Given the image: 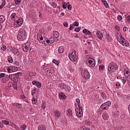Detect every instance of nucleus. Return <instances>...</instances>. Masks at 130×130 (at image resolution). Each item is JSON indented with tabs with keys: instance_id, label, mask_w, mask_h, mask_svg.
Returning <instances> with one entry per match:
<instances>
[{
	"instance_id": "obj_1",
	"label": "nucleus",
	"mask_w": 130,
	"mask_h": 130,
	"mask_svg": "<svg viewBox=\"0 0 130 130\" xmlns=\"http://www.w3.org/2000/svg\"><path fill=\"white\" fill-rule=\"evenodd\" d=\"M27 38V33L26 30L23 28H21L18 30L17 35V39L18 41H24Z\"/></svg>"
},
{
	"instance_id": "obj_2",
	"label": "nucleus",
	"mask_w": 130,
	"mask_h": 130,
	"mask_svg": "<svg viewBox=\"0 0 130 130\" xmlns=\"http://www.w3.org/2000/svg\"><path fill=\"white\" fill-rule=\"evenodd\" d=\"M118 36H117L116 38L119 42L120 44L123 45V46H127L128 47L129 46V43H128L126 40L124 39L123 37H122V35H121V34H117Z\"/></svg>"
},
{
	"instance_id": "obj_3",
	"label": "nucleus",
	"mask_w": 130,
	"mask_h": 130,
	"mask_svg": "<svg viewBox=\"0 0 130 130\" xmlns=\"http://www.w3.org/2000/svg\"><path fill=\"white\" fill-rule=\"evenodd\" d=\"M117 70H118V66L115 62H111L109 64L108 67V73L109 75L114 73V71H117Z\"/></svg>"
},
{
	"instance_id": "obj_4",
	"label": "nucleus",
	"mask_w": 130,
	"mask_h": 130,
	"mask_svg": "<svg viewBox=\"0 0 130 130\" xmlns=\"http://www.w3.org/2000/svg\"><path fill=\"white\" fill-rule=\"evenodd\" d=\"M69 58L71 61L76 62L78 60V55H77V52L76 50H72V53L69 54Z\"/></svg>"
},
{
	"instance_id": "obj_5",
	"label": "nucleus",
	"mask_w": 130,
	"mask_h": 130,
	"mask_svg": "<svg viewBox=\"0 0 130 130\" xmlns=\"http://www.w3.org/2000/svg\"><path fill=\"white\" fill-rule=\"evenodd\" d=\"M59 87L61 90L62 91H67V92H71L72 89H71V87L67 85L66 83H61L59 85Z\"/></svg>"
},
{
	"instance_id": "obj_6",
	"label": "nucleus",
	"mask_w": 130,
	"mask_h": 130,
	"mask_svg": "<svg viewBox=\"0 0 130 130\" xmlns=\"http://www.w3.org/2000/svg\"><path fill=\"white\" fill-rule=\"evenodd\" d=\"M87 61L88 63H87L88 66L89 67V68H94L96 64V62L95 61V60L91 57H89L87 59Z\"/></svg>"
},
{
	"instance_id": "obj_7",
	"label": "nucleus",
	"mask_w": 130,
	"mask_h": 130,
	"mask_svg": "<svg viewBox=\"0 0 130 130\" xmlns=\"http://www.w3.org/2000/svg\"><path fill=\"white\" fill-rule=\"evenodd\" d=\"M81 76L82 78H84L86 80H89L90 79V74L87 69H85L81 72Z\"/></svg>"
},
{
	"instance_id": "obj_8",
	"label": "nucleus",
	"mask_w": 130,
	"mask_h": 130,
	"mask_svg": "<svg viewBox=\"0 0 130 130\" xmlns=\"http://www.w3.org/2000/svg\"><path fill=\"white\" fill-rule=\"evenodd\" d=\"M110 105H111V102L110 101L106 102L101 106V109L102 110H108Z\"/></svg>"
},
{
	"instance_id": "obj_9",
	"label": "nucleus",
	"mask_w": 130,
	"mask_h": 130,
	"mask_svg": "<svg viewBox=\"0 0 130 130\" xmlns=\"http://www.w3.org/2000/svg\"><path fill=\"white\" fill-rule=\"evenodd\" d=\"M22 48L24 52H28V51H29L30 50V43H27L25 44H24L22 46Z\"/></svg>"
},
{
	"instance_id": "obj_10",
	"label": "nucleus",
	"mask_w": 130,
	"mask_h": 130,
	"mask_svg": "<svg viewBox=\"0 0 130 130\" xmlns=\"http://www.w3.org/2000/svg\"><path fill=\"white\" fill-rule=\"evenodd\" d=\"M76 114L77 117H82L83 116V109H79V108L75 109Z\"/></svg>"
},
{
	"instance_id": "obj_11",
	"label": "nucleus",
	"mask_w": 130,
	"mask_h": 130,
	"mask_svg": "<svg viewBox=\"0 0 130 130\" xmlns=\"http://www.w3.org/2000/svg\"><path fill=\"white\" fill-rule=\"evenodd\" d=\"M9 78L11 81H13L14 83H17V81H18V77L16 76L15 74H10L9 75Z\"/></svg>"
},
{
	"instance_id": "obj_12",
	"label": "nucleus",
	"mask_w": 130,
	"mask_h": 130,
	"mask_svg": "<svg viewBox=\"0 0 130 130\" xmlns=\"http://www.w3.org/2000/svg\"><path fill=\"white\" fill-rule=\"evenodd\" d=\"M32 84L34 86H37V87L39 88H41L42 86V84L41 83V82H39L36 80H33L32 81Z\"/></svg>"
},
{
	"instance_id": "obj_13",
	"label": "nucleus",
	"mask_w": 130,
	"mask_h": 130,
	"mask_svg": "<svg viewBox=\"0 0 130 130\" xmlns=\"http://www.w3.org/2000/svg\"><path fill=\"white\" fill-rule=\"evenodd\" d=\"M96 36H98V38L100 39V40H102L103 39V35L102 34V32H101V31L100 30L96 31Z\"/></svg>"
},
{
	"instance_id": "obj_14",
	"label": "nucleus",
	"mask_w": 130,
	"mask_h": 130,
	"mask_svg": "<svg viewBox=\"0 0 130 130\" xmlns=\"http://www.w3.org/2000/svg\"><path fill=\"white\" fill-rule=\"evenodd\" d=\"M16 22L17 24V26H22V25H23V18H19L18 20H16Z\"/></svg>"
},
{
	"instance_id": "obj_15",
	"label": "nucleus",
	"mask_w": 130,
	"mask_h": 130,
	"mask_svg": "<svg viewBox=\"0 0 130 130\" xmlns=\"http://www.w3.org/2000/svg\"><path fill=\"white\" fill-rule=\"evenodd\" d=\"M124 75L125 77H127V76H129V75H130V71L128 68H125L124 70Z\"/></svg>"
},
{
	"instance_id": "obj_16",
	"label": "nucleus",
	"mask_w": 130,
	"mask_h": 130,
	"mask_svg": "<svg viewBox=\"0 0 130 130\" xmlns=\"http://www.w3.org/2000/svg\"><path fill=\"white\" fill-rule=\"evenodd\" d=\"M59 98L60 99H62L63 100H64V99H66L67 95L64 94L63 92H60L59 93Z\"/></svg>"
},
{
	"instance_id": "obj_17",
	"label": "nucleus",
	"mask_w": 130,
	"mask_h": 130,
	"mask_svg": "<svg viewBox=\"0 0 130 130\" xmlns=\"http://www.w3.org/2000/svg\"><path fill=\"white\" fill-rule=\"evenodd\" d=\"M10 80V75H7L5 77H4L3 78H2V81L3 83H6V82H8Z\"/></svg>"
},
{
	"instance_id": "obj_18",
	"label": "nucleus",
	"mask_w": 130,
	"mask_h": 130,
	"mask_svg": "<svg viewBox=\"0 0 130 130\" xmlns=\"http://www.w3.org/2000/svg\"><path fill=\"white\" fill-rule=\"evenodd\" d=\"M53 113L55 117H59V116H60L61 113H60V111L58 110L54 111Z\"/></svg>"
},
{
	"instance_id": "obj_19",
	"label": "nucleus",
	"mask_w": 130,
	"mask_h": 130,
	"mask_svg": "<svg viewBox=\"0 0 130 130\" xmlns=\"http://www.w3.org/2000/svg\"><path fill=\"white\" fill-rule=\"evenodd\" d=\"M102 117L103 119H105V120H107V119L109 118V116H108V114L106 112H105L103 114Z\"/></svg>"
},
{
	"instance_id": "obj_20",
	"label": "nucleus",
	"mask_w": 130,
	"mask_h": 130,
	"mask_svg": "<svg viewBox=\"0 0 130 130\" xmlns=\"http://www.w3.org/2000/svg\"><path fill=\"white\" fill-rule=\"evenodd\" d=\"M58 53H63L64 52V48L63 46H60L58 49Z\"/></svg>"
},
{
	"instance_id": "obj_21",
	"label": "nucleus",
	"mask_w": 130,
	"mask_h": 130,
	"mask_svg": "<svg viewBox=\"0 0 130 130\" xmlns=\"http://www.w3.org/2000/svg\"><path fill=\"white\" fill-rule=\"evenodd\" d=\"M101 96L103 99H107V95L105 91L102 92L101 94Z\"/></svg>"
},
{
	"instance_id": "obj_22",
	"label": "nucleus",
	"mask_w": 130,
	"mask_h": 130,
	"mask_svg": "<svg viewBox=\"0 0 130 130\" xmlns=\"http://www.w3.org/2000/svg\"><path fill=\"white\" fill-rule=\"evenodd\" d=\"M54 42V39H52V38H51V39L46 40V43H47L49 45H50V44H52V43H53Z\"/></svg>"
},
{
	"instance_id": "obj_23",
	"label": "nucleus",
	"mask_w": 130,
	"mask_h": 130,
	"mask_svg": "<svg viewBox=\"0 0 130 130\" xmlns=\"http://www.w3.org/2000/svg\"><path fill=\"white\" fill-rule=\"evenodd\" d=\"M102 3H103V4H104L105 8H106V9H108V8H109V6L108 5V3H107V2L105 0H101Z\"/></svg>"
},
{
	"instance_id": "obj_24",
	"label": "nucleus",
	"mask_w": 130,
	"mask_h": 130,
	"mask_svg": "<svg viewBox=\"0 0 130 130\" xmlns=\"http://www.w3.org/2000/svg\"><path fill=\"white\" fill-rule=\"evenodd\" d=\"M38 130H46V127L44 125H40L38 127Z\"/></svg>"
},
{
	"instance_id": "obj_25",
	"label": "nucleus",
	"mask_w": 130,
	"mask_h": 130,
	"mask_svg": "<svg viewBox=\"0 0 130 130\" xmlns=\"http://www.w3.org/2000/svg\"><path fill=\"white\" fill-rule=\"evenodd\" d=\"M83 32L85 33V34H87V35H90V36H92V32L87 29H83Z\"/></svg>"
},
{
	"instance_id": "obj_26",
	"label": "nucleus",
	"mask_w": 130,
	"mask_h": 130,
	"mask_svg": "<svg viewBox=\"0 0 130 130\" xmlns=\"http://www.w3.org/2000/svg\"><path fill=\"white\" fill-rule=\"evenodd\" d=\"M6 21V18L5 16L0 15V23H4Z\"/></svg>"
},
{
	"instance_id": "obj_27",
	"label": "nucleus",
	"mask_w": 130,
	"mask_h": 130,
	"mask_svg": "<svg viewBox=\"0 0 130 130\" xmlns=\"http://www.w3.org/2000/svg\"><path fill=\"white\" fill-rule=\"evenodd\" d=\"M67 115L69 116H72L73 115V111L71 109L67 110Z\"/></svg>"
},
{
	"instance_id": "obj_28",
	"label": "nucleus",
	"mask_w": 130,
	"mask_h": 130,
	"mask_svg": "<svg viewBox=\"0 0 130 130\" xmlns=\"http://www.w3.org/2000/svg\"><path fill=\"white\" fill-rule=\"evenodd\" d=\"M10 68H11V72L12 73H14V72H17L18 71V68L16 67H12L10 66Z\"/></svg>"
},
{
	"instance_id": "obj_29",
	"label": "nucleus",
	"mask_w": 130,
	"mask_h": 130,
	"mask_svg": "<svg viewBox=\"0 0 130 130\" xmlns=\"http://www.w3.org/2000/svg\"><path fill=\"white\" fill-rule=\"evenodd\" d=\"M53 36L55 38H57L59 36V34H58V31H54L53 33Z\"/></svg>"
},
{
	"instance_id": "obj_30",
	"label": "nucleus",
	"mask_w": 130,
	"mask_h": 130,
	"mask_svg": "<svg viewBox=\"0 0 130 130\" xmlns=\"http://www.w3.org/2000/svg\"><path fill=\"white\" fill-rule=\"evenodd\" d=\"M13 50L14 54H17V55H18V53H19V51L18 50V48H14V49H13Z\"/></svg>"
},
{
	"instance_id": "obj_31",
	"label": "nucleus",
	"mask_w": 130,
	"mask_h": 130,
	"mask_svg": "<svg viewBox=\"0 0 130 130\" xmlns=\"http://www.w3.org/2000/svg\"><path fill=\"white\" fill-rule=\"evenodd\" d=\"M8 62H10V63H12L13 61H14V59H13V57L12 56H9L8 58Z\"/></svg>"
},
{
	"instance_id": "obj_32",
	"label": "nucleus",
	"mask_w": 130,
	"mask_h": 130,
	"mask_svg": "<svg viewBox=\"0 0 130 130\" xmlns=\"http://www.w3.org/2000/svg\"><path fill=\"white\" fill-rule=\"evenodd\" d=\"M119 115V112L118 111L116 112H114L113 114V117H118V116Z\"/></svg>"
},
{
	"instance_id": "obj_33",
	"label": "nucleus",
	"mask_w": 130,
	"mask_h": 130,
	"mask_svg": "<svg viewBox=\"0 0 130 130\" xmlns=\"http://www.w3.org/2000/svg\"><path fill=\"white\" fill-rule=\"evenodd\" d=\"M52 62H53V63L56 64V66H58L59 64V62L58 61V60H56V59H53L52 60Z\"/></svg>"
},
{
	"instance_id": "obj_34",
	"label": "nucleus",
	"mask_w": 130,
	"mask_h": 130,
	"mask_svg": "<svg viewBox=\"0 0 130 130\" xmlns=\"http://www.w3.org/2000/svg\"><path fill=\"white\" fill-rule=\"evenodd\" d=\"M17 15L16 13H12L11 16V18L12 20H15Z\"/></svg>"
},
{
	"instance_id": "obj_35",
	"label": "nucleus",
	"mask_w": 130,
	"mask_h": 130,
	"mask_svg": "<svg viewBox=\"0 0 130 130\" xmlns=\"http://www.w3.org/2000/svg\"><path fill=\"white\" fill-rule=\"evenodd\" d=\"M106 37V39H107V40H108L109 41H110V40L112 39V38H111V36H109V35H108V34H107Z\"/></svg>"
},
{
	"instance_id": "obj_36",
	"label": "nucleus",
	"mask_w": 130,
	"mask_h": 130,
	"mask_svg": "<svg viewBox=\"0 0 130 130\" xmlns=\"http://www.w3.org/2000/svg\"><path fill=\"white\" fill-rule=\"evenodd\" d=\"M41 108L43 109H45V108H46V104L45 102H42Z\"/></svg>"
},
{
	"instance_id": "obj_37",
	"label": "nucleus",
	"mask_w": 130,
	"mask_h": 130,
	"mask_svg": "<svg viewBox=\"0 0 130 130\" xmlns=\"http://www.w3.org/2000/svg\"><path fill=\"white\" fill-rule=\"evenodd\" d=\"M5 5H6V1L3 0L2 5L0 6V9H3V8H4V7H5Z\"/></svg>"
},
{
	"instance_id": "obj_38",
	"label": "nucleus",
	"mask_w": 130,
	"mask_h": 130,
	"mask_svg": "<svg viewBox=\"0 0 130 130\" xmlns=\"http://www.w3.org/2000/svg\"><path fill=\"white\" fill-rule=\"evenodd\" d=\"M20 128L22 130H25L26 128H27V125L26 124H24L20 126Z\"/></svg>"
},
{
	"instance_id": "obj_39",
	"label": "nucleus",
	"mask_w": 130,
	"mask_h": 130,
	"mask_svg": "<svg viewBox=\"0 0 130 130\" xmlns=\"http://www.w3.org/2000/svg\"><path fill=\"white\" fill-rule=\"evenodd\" d=\"M22 0H15V5H16V6H18V5H20V4L21 3Z\"/></svg>"
},
{
	"instance_id": "obj_40",
	"label": "nucleus",
	"mask_w": 130,
	"mask_h": 130,
	"mask_svg": "<svg viewBox=\"0 0 130 130\" xmlns=\"http://www.w3.org/2000/svg\"><path fill=\"white\" fill-rule=\"evenodd\" d=\"M51 7H52L53 8H56L57 7V5L56 4V3H55V2H53L51 4Z\"/></svg>"
},
{
	"instance_id": "obj_41",
	"label": "nucleus",
	"mask_w": 130,
	"mask_h": 130,
	"mask_svg": "<svg viewBox=\"0 0 130 130\" xmlns=\"http://www.w3.org/2000/svg\"><path fill=\"white\" fill-rule=\"evenodd\" d=\"M2 123H3L4 124H6V125H8L10 123V122H9V121L3 120Z\"/></svg>"
},
{
	"instance_id": "obj_42",
	"label": "nucleus",
	"mask_w": 130,
	"mask_h": 130,
	"mask_svg": "<svg viewBox=\"0 0 130 130\" xmlns=\"http://www.w3.org/2000/svg\"><path fill=\"white\" fill-rule=\"evenodd\" d=\"M37 38H38V40H39V39L41 41H43V37L40 36V34H38Z\"/></svg>"
},
{
	"instance_id": "obj_43",
	"label": "nucleus",
	"mask_w": 130,
	"mask_h": 130,
	"mask_svg": "<svg viewBox=\"0 0 130 130\" xmlns=\"http://www.w3.org/2000/svg\"><path fill=\"white\" fill-rule=\"evenodd\" d=\"M36 91H37V88H36L34 89V90H31L32 96H34V94H35V93H36Z\"/></svg>"
},
{
	"instance_id": "obj_44",
	"label": "nucleus",
	"mask_w": 130,
	"mask_h": 130,
	"mask_svg": "<svg viewBox=\"0 0 130 130\" xmlns=\"http://www.w3.org/2000/svg\"><path fill=\"white\" fill-rule=\"evenodd\" d=\"M67 7H68V4H67V3L65 2H63V5H62L63 9H67Z\"/></svg>"
},
{
	"instance_id": "obj_45",
	"label": "nucleus",
	"mask_w": 130,
	"mask_h": 130,
	"mask_svg": "<svg viewBox=\"0 0 130 130\" xmlns=\"http://www.w3.org/2000/svg\"><path fill=\"white\" fill-rule=\"evenodd\" d=\"M15 106L17 108H22V105L18 104V103H15Z\"/></svg>"
},
{
	"instance_id": "obj_46",
	"label": "nucleus",
	"mask_w": 130,
	"mask_h": 130,
	"mask_svg": "<svg viewBox=\"0 0 130 130\" xmlns=\"http://www.w3.org/2000/svg\"><path fill=\"white\" fill-rule=\"evenodd\" d=\"M32 104H37V100L35 99V98H33L32 99Z\"/></svg>"
},
{
	"instance_id": "obj_47",
	"label": "nucleus",
	"mask_w": 130,
	"mask_h": 130,
	"mask_svg": "<svg viewBox=\"0 0 130 130\" xmlns=\"http://www.w3.org/2000/svg\"><path fill=\"white\" fill-rule=\"evenodd\" d=\"M126 19L127 23H128V24L130 23V15L127 16Z\"/></svg>"
},
{
	"instance_id": "obj_48",
	"label": "nucleus",
	"mask_w": 130,
	"mask_h": 130,
	"mask_svg": "<svg viewBox=\"0 0 130 130\" xmlns=\"http://www.w3.org/2000/svg\"><path fill=\"white\" fill-rule=\"evenodd\" d=\"M8 87H14V83L12 82H10L8 83Z\"/></svg>"
},
{
	"instance_id": "obj_49",
	"label": "nucleus",
	"mask_w": 130,
	"mask_h": 130,
	"mask_svg": "<svg viewBox=\"0 0 130 130\" xmlns=\"http://www.w3.org/2000/svg\"><path fill=\"white\" fill-rule=\"evenodd\" d=\"M127 82H128V83H129L130 84V75H127V76H125Z\"/></svg>"
},
{
	"instance_id": "obj_50",
	"label": "nucleus",
	"mask_w": 130,
	"mask_h": 130,
	"mask_svg": "<svg viewBox=\"0 0 130 130\" xmlns=\"http://www.w3.org/2000/svg\"><path fill=\"white\" fill-rule=\"evenodd\" d=\"M104 66L103 65H100L99 66V70L100 71H103V70H104Z\"/></svg>"
},
{
	"instance_id": "obj_51",
	"label": "nucleus",
	"mask_w": 130,
	"mask_h": 130,
	"mask_svg": "<svg viewBox=\"0 0 130 130\" xmlns=\"http://www.w3.org/2000/svg\"><path fill=\"white\" fill-rule=\"evenodd\" d=\"M81 28H82V27H76L75 29V32H79L81 30Z\"/></svg>"
},
{
	"instance_id": "obj_52",
	"label": "nucleus",
	"mask_w": 130,
	"mask_h": 130,
	"mask_svg": "<svg viewBox=\"0 0 130 130\" xmlns=\"http://www.w3.org/2000/svg\"><path fill=\"white\" fill-rule=\"evenodd\" d=\"M1 49L2 50L5 51L7 49V46L5 45H2V47H1Z\"/></svg>"
},
{
	"instance_id": "obj_53",
	"label": "nucleus",
	"mask_w": 130,
	"mask_h": 130,
	"mask_svg": "<svg viewBox=\"0 0 130 130\" xmlns=\"http://www.w3.org/2000/svg\"><path fill=\"white\" fill-rule=\"evenodd\" d=\"M7 72L8 73H9V74H11V73H13L12 72V68H11V66L8 69H7Z\"/></svg>"
},
{
	"instance_id": "obj_54",
	"label": "nucleus",
	"mask_w": 130,
	"mask_h": 130,
	"mask_svg": "<svg viewBox=\"0 0 130 130\" xmlns=\"http://www.w3.org/2000/svg\"><path fill=\"white\" fill-rule=\"evenodd\" d=\"M75 28V24H71L69 28L70 30H72Z\"/></svg>"
},
{
	"instance_id": "obj_55",
	"label": "nucleus",
	"mask_w": 130,
	"mask_h": 130,
	"mask_svg": "<svg viewBox=\"0 0 130 130\" xmlns=\"http://www.w3.org/2000/svg\"><path fill=\"white\" fill-rule=\"evenodd\" d=\"M117 20L118 21H121V20H122V16H121V15H118L117 16Z\"/></svg>"
},
{
	"instance_id": "obj_56",
	"label": "nucleus",
	"mask_w": 130,
	"mask_h": 130,
	"mask_svg": "<svg viewBox=\"0 0 130 130\" xmlns=\"http://www.w3.org/2000/svg\"><path fill=\"white\" fill-rule=\"evenodd\" d=\"M14 75L17 77H20V76H22V73L20 72H18L15 73Z\"/></svg>"
},
{
	"instance_id": "obj_57",
	"label": "nucleus",
	"mask_w": 130,
	"mask_h": 130,
	"mask_svg": "<svg viewBox=\"0 0 130 130\" xmlns=\"http://www.w3.org/2000/svg\"><path fill=\"white\" fill-rule=\"evenodd\" d=\"M14 64H15V66H17L19 67V66H20V62H19L17 61H15L14 62Z\"/></svg>"
},
{
	"instance_id": "obj_58",
	"label": "nucleus",
	"mask_w": 130,
	"mask_h": 130,
	"mask_svg": "<svg viewBox=\"0 0 130 130\" xmlns=\"http://www.w3.org/2000/svg\"><path fill=\"white\" fill-rule=\"evenodd\" d=\"M128 30V28L126 26H124L123 28V31H124V32H126V31H127Z\"/></svg>"
},
{
	"instance_id": "obj_59",
	"label": "nucleus",
	"mask_w": 130,
	"mask_h": 130,
	"mask_svg": "<svg viewBox=\"0 0 130 130\" xmlns=\"http://www.w3.org/2000/svg\"><path fill=\"white\" fill-rule=\"evenodd\" d=\"M115 29L117 30V31L119 30V29H120V27L118 25H115Z\"/></svg>"
},
{
	"instance_id": "obj_60",
	"label": "nucleus",
	"mask_w": 130,
	"mask_h": 130,
	"mask_svg": "<svg viewBox=\"0 0 130 130\" xmlns=\"http://www.w3.org/2000/svg\"><path fill=\"white\" fill-rule=\"evenodd\" d=\"M76 102H77L78 104H80L81 101H80V99L79 98H77L76 99Z\"/></svg>"
},
{
	"instance_id": "obj_61",
	"label": "nucleus",
	"mask_w": 130,
	"mask_h": 130,
	"mask_svg": "<svg viewBox=\"0 0 130 130\" xmlns=\"http://www.w3.org/2000/svg\"><path fill=\"white\" fill-rule=\"evenodd\" d=\"M74 26H76V27H78V26H79V22L75 21Z\"/></svg>"
},
{
	"instance_id": "obj_62",
	"label": "nucleus",
	"mask_w": 130,
	"mask_h": 130,
	"mask_svg": "<svg viewBox=\"0 0 130 130\" xmlns=\"http://www.w3.org/2000/svg\"><path fill=\"white\" fill-rule=\"evenodd\" d=\"M122 82L123 84H124L126 82V79H125V78H123V79H122Z\"/></svg>"
},
{
	"instance_id": "obj_63",
	"label": "nucleus",
	"mask_w": 130,
	"mask_h": 130,
	"mask_svg": "<svg viewBox=\"0 0 130 130\" xmlns=\"http://www.w3.org/2000/svg\"><path fill=\"white\" fill-rule=\"evenodd\" d=\"M68 9L69 11H71V10H72V5H69L68 6Z\"/></svg>"
},
{
	"instance_id": "obj_64",
	"label": "nucleus",
	"mask_w": 130,
	"mask_h": 130,
	"mask_svg": "<svg viewBox=\"0 0 130 130\" xmlns=\"http://www.w3.org/2000/svg\"><path fill=\"white\" fill-rule=\"evenodd\" d=\"M5 77V74L4 73H1L0 74V79L1 78Z\"/></svg>"
}]
</instances>
